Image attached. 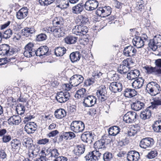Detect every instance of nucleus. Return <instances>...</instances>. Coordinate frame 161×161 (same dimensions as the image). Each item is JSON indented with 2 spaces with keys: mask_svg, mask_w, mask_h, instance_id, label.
<instances>
[{
  "mask_svg": "<svg viewBox=\"0 0 161 161\" xmlns=\"http://www.w3.org/2000/svg\"><path fill=\"white\" fill-rule=\"evenodd\" d=\"M146 89L151 95L155 96L160 93L161 89L160 86L157 82L151 81L146 86Z\"/></svg>",
  "mask_w": 161,
  "mask_h": 161,
  "instance_id": "f257e3e1",
  "label": "nucleus"
},
{
  "mask_svg": "<svg viewBox=\"0 0 161 161\" xmlns=\"http://www.w3.org/2000/svg\"><path fill=\"white\" fill-rule=\"evenodd\" d=\"M33 142H24L23 145L26 147L30 148L29 156L30 158H33L36 157L40 151L39 148L36 146V147L33 145Z\"/></svg>",
  "mask_w": 161,
  "mask_h": 161,
  "instance_id": "f03ea898",
  "label": "nucleus"
},
{
  "mask_svg": "<svg viewBox=\"0 0 161 161\" xmlns=\"http://www.w3.org/2000/svg\"><path fill=\"white\" fill-rule=\"evenodd\" d=\"M70 128L75 133L82 132L85 128L84 124L81 121L75 120L71 123Z\"/></svg>",
  "mask_w": 161,
  "mask_h": 161,
  "instance_id": "7ed1b4c3",
  "label": "nucleus"
},
{
  "mask_svg": "<svg viewBox=\"0 0 161 161\" xmlns=\"http://www.w3.org/2000/svg\"><path fill=\"white\" fill-rule=\"evenodd\" d=\"M138 115L135 112L130 111L123 117V120L127 123H132L136 121Z\"/></svg>",
  "mask_w": 161,
  "mask_h": 161,
  "instance_id": "20e7f679",
  "label": "nucleus"
},
{
  "mask_svg": "<svg viewBox=\"0 0 161 161\" xmlns=\"http://www.w3.org/2000/svg\"><path fill=\"white\" fill-rule=\"evenodd\" d=\"M15 49L7 44L0 45V55L8 56L13 54L15 52Z\"/></svg>",
  "mask_w": 161,
  "mask_h": 161,
  "instance_id": "39448f33",
  "label": "nucleus"
},
{
  "mask_svg": "<svg viewBox=\"0 0 161 161\" xmlns=\"http://www.w3.org/2000/svg\"><path fill=\"white\" fill-rule=\"evenodd\" d=\"M149 47L153 51H155L158 47L161 46V36L159 35L155 36L148 43Z\"/></svg>",
  "mask_w": 161,
  "mask_h": 161,
  "instance_id": "423d86ee",
  "label": "nucleus"
},
{
  "mask_svg": "<svg viewBox=\"0 0 161 161\" xmlns=\"http://www.w3.org/2000/svg\"><path fill=\"white\" fill-rule=\"evenodd\" d=\"M88 31V29L87 26L82 24L75 26L72 30L73 33L80 36L86 35Z\"/></svg>",
  "mask_w": 161,
  "mask_h": 161,
  "instance_id": "0eeeda50",
  "label": "nucleus"
},
{
  "mask_svg": "<svg viewBox=\"0 0 161 161\" xmlns=\"http://www.w3.org/2000/svg\"><path fill=\"white\" fill-rule=\"evenodd\" d=\"M84 80V78L82 75L76 74L70 78L69 83L73 86H77L82 83Z\"/></svg>",
  "mask_w": 161,
  "mask_h": 161,
  "instance_id": "6e6552de",
  "label": "nucleus"
},
{
  "mask_svg": "<svg viewBox=\"0 0 161 161\" xmlns=\"http://www.w3.org/2000/svg\"><path fill=\"white\" fill-rule=\"evenodd\" d=\"M41 151L42 153L44 154V156L47 158L50 157L56 158L59 155L58 150L56 149L48 148L46 150L45 148H44L42 149Z\"/></svg>",
  "mask_w": 161,
  "mask_h": 161,
  "instance_id": "1a4fd4ad",
  "label": "nucleus"
},
{
  "mask_svg": "<svg viewBox=\"0 0 161 161\" xmlns=\"http://www.w3.org/2000/svg\"><path fill=\"white\" fill-rule=\"evenodd\" d=\"M96 97L93 95H89L84 97L83 102V105L85 107H92L97 102Z\"/></svg>",
  "mask_w": 161,
  "mask_h": 161,
  "instance_id": "9d476101",
  "label": "nucleus"
},
{
  "mask_svg": "<svg viewBox=\"0 0 161 161\" xmlns=\"http://www.w3.org/2000/svg\"><path fill=\"white\" fill-rule=\"evenodd\" d=\"M70 97V93L67 92H60L58 93L56 97V100L60 103H65Z\"/></svg>",
  "mask_w": 161,
  "mask_h": 161,
  "instance_id": "9b49d317",
  "label": "nucleus"
},
{
  "mask_svg": "<svg viewBox=\"0 0 161 161\" xmlns=\"http://www.w3.org/2000/svg\"><path fill=\"white\" fill-rule=\"evenodd\" d=\"M110 90L114 93L120 92L122 90V84L118 82H113L110 83L109 86Z\"/></svg>",
  "mask_w": 161,
  "mask_h": 161,
  "instance_id": "f8f14e48",
  "label": "nucleus"
},
{
  "mask_svg": "<svg viewBox=\"0 0 161 161\" xmlns=\"http://www.w3.org/2000/svg\"><path fill=\"white\" fill-rule=\"evenodd\" d=\"M36 52L38 56L41 58H43L46 56H48L51 54L49 51V48L47 46H42L36 50Z\"/></svg>",
  "mask_w": 161,
  "mask_h": 161,
  "instance_id": "ddd939ff",
  "label": "nucleus"
},
{
  "mask_svg": "<svg viewBox=\"0 0 161 161\" xmlns=\"http://www.w3.org/2000/svg\"><path fill=\"white\" fill-rule=\"evenodd\" d=\"M48 31L53 32V34L58 37H60L64 36L65 33L64 31L63 27H49L48 29Z\"/></svg>",
  "mask_w": 161,
  "mask_h": 161,
  "instance_id": "4468645a",
  "label": "nucleus"
},
{
  "mask_svg": "<svg viewBox=\"0 0 161 161\" xmlns=\"http://www.w3.org/2000/svg\"><path fill=\"white\" fill-rule=\"evenodd\" d=\"M136 52V50L133 47L130 45L124 48L123 51V54L127 57H131L135 56Z\"/></svg>",
  "mask_w": 161,
  "mask_h": 161,
  "instance_id": "2eb2a0df",
  "label": "nucleus"
},
{
  "mask_svg": "<svg viewBox=\"0 0 161 161\" xmlns=\"http://www.w3.org/2000/svg\"><path fill=\"white\" fill-rule=\"evenodd\" d=\"M37 125L34 122H27L25 126V131L28 134L34 133L37 129Z\"/></svg>",
  "mask_w": 161,
  "mask_h": 161,
  "instance_id": "dca6fc26",
  "label": "nucleus"
},
{
  "mask_svg": "<svg viewBox=\"0 0 161 161\" xmlns=\"http://www.w3.org/2000/svg\"><path fill=\"white\" fill-rule=\"evenodd\" d=\"M84 3L81 2L72 7L71 11L74 14H81L84 11Z\"/></svg>",
  "mask_w": 161,
  "mask_h": 161,
  "instance_id": "f3484780",
  "label": "nucleus"
},
{
  "mask_svg": "<svg viewBox=\"0 0 161 161\" xmlns=\"http://www.w3.org/2000/svg\"><path fill=\"white\" fill-rule=\"evenodd\" d=\"M75 136V134L71 132H64L60 134L59 136L57 137L56 140H58L59 141H62L63 138L65 140H70Z\"/></svg>",
  "mask_w": 161,
  "mask_h": 161,
  "instance_id": "a211bd4d",
  "label": "nucleus"
},
{
  "mask_svg": "<svg viewBox=\"0 0 161 161\" xmlns=\"http://www.w3.org/2000/svg\"><path fill=\"white\" fill-rule=\"evenodd\" d=\"M140 158L139 153L135 150L128 152L127 158L128 161H137Z\"/></svg>",
  "mask_w": 161,
  "mask_h": 161,
  "instance_id": "6ab92c4d",
  "label": "nucleus"
},
{
  "mask_svg": "<svg viewBox=\"0 0 161 161\" xmlns=\"http://www.w3.org/2000/svg\"><path fill=\"white\" fill-rule=\"evenodd\" d=\"M28 10L27 7L21 8L16 13L17 18L19 19H21L26 18L28 13Z\"/></svg>",
  "mask_w": 161,
  "mask_h": 161,
  "instance_id": "aec40b11",
  "label": "nucleus"
},
{
  "mask_svg": "<svg viewBox=\"0 0 161 161\" xmlns=\"http://www.w3.org/2000/svg\"><path fill=\"white\" fill-rule=\"evenodd\" d=\"M133 39L132 42L133 45L137 48H140L143 47L144 45V41L141 37L136 36Z\"/></svg>",
  "mask_w": 161,
  "mask_h": 161,
  "instance_id": "412c9836",
  "label": "nucleus"
},
{
  "mask_svg": "<svg viewBox=\"0 0 161 161\" xmlns=\"http://www.w3.org/2000/svg\"><path fill=\"white\" fill-rule=\"evenodd\" d=\"M145 80L142 77H138L132 83V86L135 89L141 88L143 86Z\"/></svg>",
  "mask_w": 161,
  "mask_h": 161,
  "instance_id": "4be33fe9",
  "label": "nucleus"
},
{
  "mask_svg": "<svg viewBox=\"0 0 161 161\" xmlns=\"http://www.w3.org/2000/svg\"><path fill=\"white\" fill-rule=\"evenodd\" d=\"M145 104L143 102L137 100L132 103L131 107L133 110L138 111L143 108Z\"/></svg>",
  "mask_w": 161,
  "mask_h": 161,
  "instance_id": "5701e85b",
  "label": "nucleus"
},
{
  "mask_svg": "<svg viewBox=\"0 0 161 161\" xmlns=\"http://www.w3.org/2000/svg\"><path fill=\"white\" fill-rule=\"evenodd\" d=\"M140 75V71L137 69L131 70L127 74V78L129 80H136L138 78Z\"/></svg>",
  "mask_w": 161,
  "mask_h": 161,
  "instance_id": "b1692460",
  "label": "nucleus"
},
{
  "mask_svg": "<svg viewBox=\"0 0 161 161\" xmlns=\"http://www.w3.org/2000/svg\"><path fill=\"white\" fill-rule=\"evenodd\" d=\"M36 31L33 28H29L26 27L24 29H23L21 31V34L22 35L28 37L29 36H31V34L34 33Z\"/></svg>",
  "mask_w": 161,
  "mask_h": 161,
  "instance_id": "393cba45",
  "label": "nucleus"
},
{
  "mask_svg": "<svg viewBox=\"0 0 161 161\" xmlns=\"http://www.w3.org/2000/svg\"><path fill=\"white\" fill-rule=\"evenodd\" d=\"M150 108L147 107L146 109L142 112L140 114V117L143 120L149 119L151 116V111Z\"/></svg>",
  "mask_w": 161,
  "mask_h": 161,
  "instance_id": "a878e982",
  "label": "nucleus"
},
{
  "mask_svg": "<svg viewBox=\"0 0 161 161\" xmlns=\"http://www.w3.org/2000/svg\"><path fill=\"white\" fill-rule=\"evenodd\" d=\"M81 57V54L79 51L73 52L69 55L71 61L74 63L79 60Z\"/></svg>",
  "mask_w": 161,
  "mask_h": 161,
  "instance_id": "bb28decb",
  "label": "nucleus"
},
{
  "mask_svg": "<svg viewBox=\"0 0 161 161\" xmlns=\"http://www.w3.org/2000/svg\"><path fill=\"white\" fill-rule=\"evenodd\" d=\"M151 105L148 107V108L153 110H157L158 107L161 108V99H155L153 101L151 102Z\"/></svg>",
  "mask_w": 161,
  "mask_h": 161,
  "instance_id": "cd10ccee",
  "label": "nucleus"
},
{
  "mask_svg": "<svg viewBox=\"0 0 161 161\" xmlns=\"http://www.w3.org/2000/svg\"><path fill=\"white\" fill-rule=\"evenodd\" d=\"M66 114V112L64 109L59 108L57 109L54 112V115L58 119H61L65 117Z\"/></svg>",
  "mask_w": 161,
  "mask_h": 161,
  "instance_id": "c85d7f7f",
  "label": "nucleus"
},
{
  "mask_svg": "<svg viewBox=\"0 0 161 161\" xmlns=\"http://www.w3.org/2000/svg\"><path fill=\"white\" fill-rule=\"evenodd\" d=\"M85 150V147L84 145H78L74 149V153L76 156H79L84 153Z\"/></svg>",
  "mask_w": 161,
  "mask_h": 161,
  "instance_id": "c756f323",
  "label": "nucleus"
},
{
  "mask_svg": "<svg viewBox=\"0 0 161 161\" xmlns=\"http://www.w3.org/2000/svg\"><path fill=\"white\" fill-rule=\"evenodd\" d=\"M78 37L72 35H69L66 37L64 40L65 42L68 44H73L77 42Z\"/></svg>",
  "mask_w": 161,
  "mask_h": 161,
  "instance_id": "7c9ffc66",
  "label": "nucleus"
},
{
  "mask_svg": "<svg viewBox=\"0 0 161 161\" xmlns=\"http://www.w3.org/2000/svg\"><path fill=\"white\" fill-rule=\"evenodd\" d=\"M69 0H56V3L59 4L57 7H60L62 6V8H66L69 6Z\"/></svg>",
  "mask_w": 161,
  "mask_h": 161,
  "instance_id": "2f4dec72",
  "label": "nucleus"
},
{
  "mask_svg": "<svg viewBox=\"0 0 161 161\" xmlns=\"http://www.w3.org/2000/svg\"><path fill=\"white\" fill-rule=\"evenodd\" d=\"M66 49L64 47H58L55 49V54L57 56H61L65 53Z\"/></svg>",
  "mask_w": 161,
  "mask_h": 161,
  "instance_id": "473e14b6",
  "label": "nucleus"
},
{
  "mask_svg": "<svg viewBox=\"0 0 161 161\" xmlns=\"http://www.w3.org/2000/svg\"><path fill=\"white\" fill-rule=\"evenodd\" d=\"M153 129L156 132H161V120L156 121L152 125Z\"/></svg>",
  "mask_w": 161,
  "mask_h": 161,
  "instance_id": "72a5a7b5",
  "label": "nucleus"
},
{
  "mask_svg": "<svg viewBox=\"0 0 161 161\" xmlns=\"http://www.w3.org/2000/svg\"><path fill=\"white\" fill-rule=\"evenodd\" d=\"M32 46V43H28L25 47V51L24 52V55L27 58H30L32 57L31 53H30V49L31 48V46Z\"/></svg>",
  "mask_w": 161,
  "mask_h": 161,
  "instance_id": "f704fd0d",
  "label": "nucleus"
},
{
  "mask_svg": "<svg viewBox=\"0 0 161 161\" xmlns=\"http://www.w3.org/2000/svg\"><path fill=\"white\" fill-rule=\"evenodd\" d=\"M1 33L3 39L7 40L13 34V31L11 29H9L4 31H1Z\"/></svg>",
  "mask_w": 161,
  "mask_h": 161,
  "instance_id": "c9c22d12",
  "label": "nucleus"
},
{
  "mask_svg": "<svg viewBox=\"0 0 161 161\" xmlns=\"http://www.w3.org/2000/svg\"><path fill=\"white\" fill-rule=\"evenodd\" d=\"M107 92L106 90V87L105 86H100L99 89L97 90V95L105 97V95L107 94Z\"/></svg>",
  "mask_w": 161,
  "mask_h": 161,
  "instance_id": "e433bc0d",
  "label": "nucleus"
},
{
  "mask_svg": "<svg viewBox=\"0 0 161 161\" xmlns=\"http://www.w3.org/2000/svg\"><path fill=\"white\" fill-rule=\"evenodd\" d=\"M86 161H97L98 159L96 156L92 153V152L89 153L85 157Z\"/></svg>",
  "mask_w": 161,
  "mask_h": 161,
  "instance_id": "4c0bfd02",
  "label": "nucleus"
},
{
  "mask_svg": "<svg viewBox=\"0 0 161 161\" xmlns=\"http://www.w3.org/2000/svg\"><path fill=\"white\" fill-rule=\"evenodd\" d=\"M103 17L108 16L111 13L112 9L109 6H105L103 7Z\"/></svg>",
  "mask_w": 161,
  "mask_h": 161,
  "instance_id": "58836bf2",
  "label": "nucleus"
},
{
  "mask_svg": "<svg viewBox=\"0 0 161 161\" xmlns=\"http://www.w3.org/2000/svg\"><path fill=\"white\" fill-rule=\"evenodd\" d=\"M80 24L84 25L86 24H88L89 23V19L88 18L83 15H80L79 16Z\"/></svg>",
  "mask_w": 161,
  "mask_h": 161,
  "instance_id": "ea45409f",
  "label": "nucleus"
},
{
  "mask_svg": "<svg viewBox=\"0 0 161 161\" xmlns=\"http://www.w3.org/2000/svg\"><path fill=\"white\" fill-rule=\"evenodd\" d=\"M154 142H140L139 145L142 148H146L151 147L153 144Z\"/></svg>",
  "mask_w": 161,
  "mask_h": 161,
  "instance_id": "a19ab883",
  "label": "nucleus"
},
{
  "mask_svg": "<svg viewBox=\"0 0 161 161\" xmlns=\"http://www.w3.org/2000/svg\"><path fill=\"white\" fill-rule=\"evenodd\" d=\"M130 68V67L120 65L119 67L118 68V70L120 74H125L129 71Z\"/></svg>",
  "mask_w": 161,
  "mask_h": 161,
  "instance_id": "79ce46f5",
  "label": "nucleus"
},
{
  "mask_svg": "<svg viewBox=\"0 0 161 161\" xmlns=\"http://www.w3.org/2000/svg\"><path fill=\"white\" fill-rule=\"evenodd\" d=\"M113 157L112 153L108 152H105L103 155V158L104 161H110Z\"/></svg>",
  "mask_w": 161,
  "mask_h": 161,
  "instance_id": "37998d69",
  "label": "nucleus"
},
{
  "mask_svg": "<svg viewBox=\"0 0 161 161\" xmlns=\"http://www.w3.org/2000/svg\"><path fill=\"white\" fill-rule=\"evenodd\" d=\"M94 146L95 148L98 149L105 148L104 142H95L94 144Z\"/></svg>",
  "mask_w": 161,
  "mask_h": 161,
  "instance_id": "c03bdc74",
  "label": "nucleus"
},
{
  "mask_svg": "<svg viewBox=\"0 0 161 161\" xmlns=\"http://www.w3.org/2000/svg\"><path fill=\"white\" fill-rule=\"evenodd\" d=\"M158 154V153L156 150H151L148 153L146 157L149 159H152L156 157Z\"/></svg>",
  "mask_w": 161,
  "mask_h": 161,
  "instance_id": "a18cd8bd",
  "label": "nucleus"
},
{
  "mask_svg": "<svg viewBox=\"0 0 161 161\" xmlns=\"http://www.w3.org/2000/svg\"><path fill=\"white\" fill-rule=\"evenodd\" d=\"M55 0H39V2L42 6H48L53 3Z\"/></svg>",
  "mask_w": 161,
  "mask_h": 161,
  "instance_id": "49530a36",
  "label": "nucleus"
},
{
  "mask_svg": "<svg viewBox=\"0 0 161 161\" xmlns=\"http://www.w3.org/2000/svg\"><path fill=\"white\" fill-rule=\"evenodd\" d=\"M44 154L42 153L41 151L39 153V155L40 157L37 159H36V160H34L33 161H46L47 160V158H45L44 155ZM25 161H31L28 158H25L24 159Z\"/></svg>",
  "mask_w": 161,
  "mask_h": 161,
  "instance_id": "de8ad7c7",
  "label": "nucleus"
},
{
  "mask_svg": "<svg viewBox=\"0 0 161 161\" xmlns=\"http://www.w3.org/2000/svg\"><path fill=\"white\" fill-rule=\"evenodd\" d=\"M86 90L85 88H82L78 90L75 95V97L78 98L83 97V95L86 92Z\"/></svg>",
  "mask_w": 161,
  "mask_h": 161,
  "instance_id": "09e8293b",
  "label": "nucleus"
},
{
  "mask_svg": "<svg viewBox=\"0 0 161 161\" xmlns=\"http://www.w3.org/2000/svg\"><path fill=\"white\" fill-rule=\"evenodd\" d=\"M90 5L92 7L93 10L96 9L98 5V2L96 0H87Z\"/></svg>",
  "mask_w": 161,
  "mask_h": 161,
  "instance_id": "8fccbe9b",
  "label": "nucleus"
},
{
  "mask_svg": "<svg viewBox=\"0 0 161 161\" xmlns=\"http://www.w3.org/2000/svg\"><path fill=\"white\" fill-rule=\"evenodd\" d=\"M47 38L46 35L42 33L36 36V40L38 41H42L45 40Z\"/></svg>",
  "mask_w": 161,
  "mask_h": 161,
  "instance_id": "3c124183",
  "label": "nucleus"
},
{
  "mask_svg": "<svg viewBox=\"0 0 161 161\" xmlns=\"http://www.w3.org/2000/svg\"><path fill=\"white\" fill-rule=\"evenodd\" d=\"M12 59H15V58H0V65H2L6 64L7 63L11 61V60Z\"/></svg>",
  "mask_w": 161,
  "mask_h": 161,
  "instance_id": "603ef678",
  "label": "nucleus"
},
{
  "mask_svg": "<svg viewBox=\"0 0 161 161\" xmlns=\"http://www.w3.org/2000/svg\"><path fill=\"white\" fill-rule=\"evenodd\" d=\"M63 22V19L61 17H56L54 19L53 23H55L56 25H60L62 24Z\"/></svg>",
  "mask_w": 161,
  "mask_h": 161,
  "instance_id": "864d4df0",
  "label": "nucleus"
},
{
  "mask_svg": "<svg viewBox=\"0 0 161 161\" xmlns=\"http://www.w3.org/2000/svg\"><path fill=\"white\" fill-rule=\"evenodd\" d=\"M103 7H99L96 10V14L97 15L99 16H100L102 17H103Z\"/></svg>",
  "mask_w": 161,
  "mask_h": 161,
  "instance_id": "5fc2aeb1",
  "label": "nucleus"
},
{
  "mask_svg": "<svg viewBox=\"0 0 161 161\" xmlns=\"http://www.w3.org/2000/svg\"><path fill=\"white\" fill-rule=\"evenodd\" d=\"M136 9L137 10L140 11H143L145 10V7L143 4H142L141 2H138L136 7Z\"/></svg>",
  "mask_w": 161,
  "mask_h": 161,
  "instance_id": "6e6d98bb",
  "label": "nucleus"
},
{
  "mask_svg": "<svg viewBox=\"0 0 161 161\" xmlns=\"http://www.w3.org/2000/svg\"><path fill=\"white\" fill-rule=\"evenodd\" d=\"M103 74L101 72L99 71H94L92 73V76L94 77V79H97L99 78Z\"/></svg>",
  "mask_w": 161,
  "mask_h": 161,
  "instance_id": "4d7b16f0",
  "label": "nucleus"
},
{
  "mask_svg": "<svg viewBox=\"0 0 161 161\" xmlns=\"http://www.w3.org/2000/svg\"><path fill=\"white\" fill-rule=\"evenodd\" d=\"M112 129L113 133L115 136L117 135L120 132V129L117 126H114L111 127Z\"/></svg>",
  "mask_w": 161,
  "mask_h": 161,
  "instance_id": "13d9d810",
  "label": "nucleus"
},
{
  "mask_svg": "<svg viewBox=\"0 0 161 161\" xmlns=\"http://www.w3.org/2000/svg\"><path fill=\"white\" fill-rule=\"evenodd\" d=\"M154 64L155 65V67L156 68H161V58H158L155 60Z\"/></svg>",
  "mask_w": 161,
  "mask_h": 161,
  "instance_id": "bf43d9fd",
  "label": "nucleus"
},
{
  "mask_svg": "<svg viewBox=\"0 0 161 161\" xmlns=\"http://www.w3.org/2000/svg\"><path fill=\"white\" fill-rule=\"evenodd\" d=\"M19 142H11V145L13 148L17 149L20 147V143Z\"/></svg>",
  "mask_w": 161,
  "mask_h": 161,
  "instance_id": "052dcab7",
  "label": "nucleus"
},
{
  "mask_svg": "<svg viewBox=\"0 0 161 161\" xmlns=\"http://www.w3.org/2000/svg\"><path fill=\"white\" fill-rule=\"evenodd\" d=\"M84 9H85L87 11H92L94 10L92 8V7L89 5L88 2L86 1L85 3H84Z\"/></svg>",
  "mask_w": 161,
  "mask_h": 161,
  "instance_id": "680f3d73",
  "label": "nucleus"
},
{
  "mask_svg": "<svg viewBox=\"0 0 161 161\" xmlns=\"http://www.w3.org/2000/svg\"><path fill=\"white\" fill-rule=\"evenodd\" d=\"M123 4V3L119 2L117 0L114 1V5L115 7L119 9L121 8Z\"/></svg>",
  "mask_w": 161,
  "mask_h": 161,
  "instance_id": "e2e57ef3",
  "label": "nucleus"
},
{
  "mask_svg": "<svg viewBox=\"0 0 161 161\" xmlns=\"http://www.w3.org/2000/svg\"><path fill=\"white\" fill-rule=\"evenodd\" d=\"M94 82V80L90 79H87L85 80L84 82V85L86 86L92 84Z\"/></svg>",
  "mask_w": 161,
  "mask_h": 161,
  "instance_id": "0e129e2a",
  "label": "nucleus"
},
{
  "mask_svg": "<svg viewBox=\"0 0 161 161\" xmlns=\"http://www.w3.org/2000/svg\"><path fill=\"white\" fill-rule=\"evenodd\" d=\"M16 110H18L20 111H22L24 113L25 111V106L22 105L21 104L19 103L17 105V107L16 108Z\"/></svg>",
  "mask_w": 161,
  "mask_h": 161,
  "instance_id": "69168bd1",
  "label": "nucleus"
},
{
  "mask_svg": "<svg viewBox=\"0 0 161 161\" xmlns=\"http://www.w3.org/2000/svg\"><path fill=\"white\" fill-rule=\"evenodd\" d=\"M130 88H127L125 90L124 95L125 97L130 98Z\"/></svg>",
  "mask_w": 161,
  "mask_h": 161,
  "instance_id": "338daca9",
  "label": "nucleus"
},
{
  "mask_svg": "<svg viewBox=\"0 0 161 161\" xmlns=\"http://www.w3.org/2000/svg\"><path fill=\"white\" fill-rule=\"evenodd\" d=\"M67 158L61 156L58 157L54 160V161H67Z\"/></svg>",
  "mask_w": 161,
  "mask_h": 161,
  "instance_id": "774afa93",
  "label": "nucleus"
}]
</instances>
